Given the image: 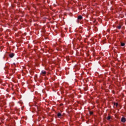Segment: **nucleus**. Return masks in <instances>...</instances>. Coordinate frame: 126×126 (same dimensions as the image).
Listing matches in <instances>:
<instances>
[{
  "instance_id": "1",
  "label": "nucleus",
  "mask_w": 126,
  "mask_h": 126,
  "mask_svg": "<svg viewBox=\"0 0 126 126\" xmlns=\"http://www.w3.org/2000/svg\"><path fill=\"white\" fill-rule=\"evenodd\" d=\"M126 119L125 118V117H123L122 119H121V122H122V123H126Z\"/></svg>"
},
{
  "instance_id": "2",
  "label": "nucleus",
  "mask_w": 126,
  "mask_h": 126,
  "mask_svg": "<svg viewBox=\"0 0 126 126\" xmlns=\"http://www.w3.org/2000/svg\"><path fill=\"white\" fill-rule=\"evenodd\" d=\"M9 57L10 58H13V57H14V54L13 53H11L9 55Z\"/></svg>"
},
{
  "instance_id": "3",
  "label": "nucleus",
  "mask_w": 126,
  "mask_h": 126,
  "mask_svg": "<svg viewBox=\"0 0 126 126\" xmlns=\"http://www.w3.org/2000/svg\"><path fill=\"white\" fill-rule=\"evenodd\" d=\"M78 20H81V19H82V16H79L78 17Z\"/></svg>"
},
{
  "instance_id": "4",
  "label": "nucleus",
  "mask_w": 126,
  "mask_h": 126,
  "mask_svg": "<svg viewBox=\"0 0 126 126\" xmlns=\"http://www.w3.org/2000/svg\"><path fill=\"white\" fill-rule=\"evenodd\" d=\"M58 118H61V117H62V114L61 113H58Z\"/></svg>"
},
{
  "instance_id": "5",
  "label": "nucleus",
  "mask_w": 126,
  "mask_h": 126,
  "mask_svg": "<svg viewBox=\"0 0 126 126\" xmlns=\"http://www.w3.org/2000/svg\"><path fill=\"white\" fill-rule=\"evenodd\" d=\"M41 74H46V71H42Z\"/></svg>"
},
{
  "instance_id": "6",
  "label": "nucleus",
  "mask_w": 126,
  "mask_h": 126,
  "mask_svg": "<svg viewBox=\"0 0 126 126\" xmlns=\"http://www.w3.org/2000/svg\"><path fill=\"white\" fill-rule=\"evenodd\" d=\"M121 46L122 47H124V46H125V43H121Z\"/></svg>"
},
{
  "instance_id": "7",
  "label": "nucleus",
  "mask_w": 126,
  "mask_h": 126,
  "mask_svg": "<svg viewBox=\"0 0 126 126\" xmlns=\"http://www.w3.org/2000/svg\"><path fill=\"white\" fill-rule=\"evenodd\" d=\"M111 119V116H108L107 117V120L109 121Z\"/></svg>"
},
{
  "instance_id": "8",
  "label": "nucleus",
  "mask_w": 126,
  "mask_h": 126,
  "mask_svg": "<svg viewBox=\"0 0 126 126\" xmlns=\"http://www.w3.org/2000/svg\"><path fill=\"white\" fill-rule=\"evenodd\" d=\"M90 115H93V112L91 111V112H90Z\"/></svg>"
},
{
  "instance_id": "9",
  "label": "nucleus",
  "mask_w": 126,
  "mask_h": 126,
  "mask_svg": "<svg viewBox=\"0 0 126 126\" xmlns=\"http://www.w3.org/2000/svg\"><path fill=\"white\" fill-rule=\"evenodd\" d=\"M114 105L116 106V107L118 106V103H114Z\"/></svg>"
},
{
  "instance_id": "10",
  "label": "nucleus",
  "mask_w": 126,
  "mask_h": 126,
  "mask_svg": "<svg viewBox=\"0 0 126 126\" xmlns=\"http://www.w3.org/2000/svg\"><path fill=\"white\" fill-rule=\"evenodd\" d=\"M121 28V26L118 27V29H120Z\"/></svg>"
}]
</instances>
